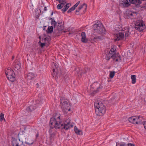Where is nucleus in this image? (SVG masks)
Returning a JSON list of instances; mask_svg holds the SVG:
<instances>
[{"mask_svg": "<svg viewBox=\"0 0 146 146\" xmlns=\"http://www.w3.org/2000/svg\"><path fill=\"white\" fill-rule=\"evenodd\" d=\"M50 129L49 131V133L52 135L54 133L52 132L53 131L54 128L56 129H60V127L62 126L61 125V121L60 119V116L57 117L55 115L54 117H52L50 120Z\"/></svg>", "mask_w": 146, "mask_h": 146, "instance_id": "obj_1", "label": "nucleus"}, {"mask_svg": "<svg viewBox=\"0 0 146 146\" xmlns=\"http://www.w3.org/2000/svg\"><path fill=\"white\" fill-rule=\"evenodd\" d=\"M94 105L95 112L97 115L102 116L105 113L106 107L100 100H97L95 101Z\"/></svg>", "mask_w": 146, "mask_h": 146, "instance_id": "obj_2", "label": "nucleus"}, {"mask_svg": "<svg viewBox=\"0 0 146 146\" xmlns=\"http://www.w3.org/2000/svg\"><path fill=\"white\" fill-rule=\"evenodd\" d=\"M23 133V132H22ZM20 138L18 140H13L12 143L13 146H22L23 144V140H24L27 139V138L25 135H24L23 133L21 134V133H19Z\"/></svg>", "mask_w": 146, "mask_h": 146, "instance_id": "obj_3", "label": "nucleus"}, {"mask_svg": "<svg viewBox=\"0 0 146 146\" xmlns=\"http://www.w3.org/2000/svg\"><path fill=\"white\" fill-rule=\"evenodd\" d=\"M93 28L95 33L98 34H105L106 30L102 24H95L93 25Z\"/></svg>", "mask_w": 146, "mask_h": 146, "instance_id": "obj_4", "label": "nucleus"}, {"mask_svg": "<svg viewBox=\"0 0 146 146\" xmlns=\"http://www.w3.org/2000/svg\"><path fill=\"white\" fill-rule=\"evenodd\" d=\"M91 87L94 89L92 93H91L92 96H93V94H94L99 91H100L101 89L103 88V87L102 86V84H99L97 82H95L91 86Z\"/></svg>", "mask_w": 146, "mask_h": 146, "instance_id": "obj_5", "label": "nucleus"}, {"mask_svg": "<svg viewBox=\"0 0 146 146\" xmlns=\"http://www.w3.org/2000/svg\"><path fill=\"white\" fill-rule=\"evenodd\" d=\"M5 73L7 78L11 82H13L15 80V74L13 70L8 69L5 72Z\"/></svg>", "mask_w": 146, "mask_h": 146, "instance_id": "obj_6", "label": "nucleus"}, {"mask_svg": "<svg viewBox=\"0 0 146 146\" xmlns=\"http://www.w3.org/2000/svg\"><path fill=\"white\" fill-rule=\"evenodd\" d=\"M53 64L54 66H53L54 67H53V72L52 73V75L53 77L55 78H60L61 76V74L60 70H58L57 68H56V64L53 63Z\"/></svg>", "mask_w": 146, "mask_h": 146, "instance_id": "obj_7", "label": "nucleus"}, {"mask_svg": "<svg viewBox=\"0 0 146 146\" xmlns=\"http://www.w3.org/2000/svg\"><path fill=\"white\" fill-rule=\"evenodd\" d=\"M70 121V119L69 118L66 119L64 123V125L63 124H61V125H62V126L60 127V129H64L65 130H67L72 127L73 125L71 124Z\"/></svg>", "mask_w": 146, "mask_h": 146, "instance_id": "obj_8", "label": "nucleus"}, {"mask_svg": "<svg viewBox=\"0 0 146 146\" xmlns=\"http://www.w3.org/2000/svg\"><path fill=\"white\" fill-rule=\"evenodd\" d=\"M145 26L143 21H139L135 25V29L140 32L143 31L145 28Z\"/></svg>", "mask_w": 146, "mask_h": 146, "instance_id": "obj_9", "label": "nucleus"}, {"mask_svg": "<svg viewBox=\"0 0 146 146\" xmlns=\"http://www.w3.org/2000/svg\"><path fill=\"white\" fill-rule=\"evenodd\" d=\"M106 54L110 56L111 58L115 62H119L121 60V56L119 53L113 54V53L109 52Z\"/></svg>", "mask_w": 146, "mask_h": 146, "instance_id": "obj_10", "label": "nucleus"}, {"mask_svg": "<svg viewBox=\"0 0 146 146\" xmlns=\"http://www.w3.org/2000/svg\"><path fill=\"white\" fill-rule=\"evenodd\" d=\"M139 117L133 116L130 117L128 120L129 121L133 124H140L141 123L140 122H138L137 120L139 119Z\"/></svg>", "mask_w": 146, "mask_h": 146, "instance_id": "obj_11", "label": "nucleus"}, {"mask_svg": "<svg viewBox=\"0 0 146 146\" xmlns=\"http://www.w3.org/2000/svg\"><path fill=\"white\" fill-rule=\"evenodd\" d=\"M124 37L123 33L119 32L116 33L115 35L114 39L115 41L120 40L123 39Z\"/></svg>", "mask_w": 146, "mask_h": 146, "instance_id": "obj_12", "label": "nucleus"}, {"mask_svg": "<svg viewBox=\"0 0 146 146\" xmlns=\"http://www.w3.org/2000/svg\"><path fill=\"white\" fill-rule=\"evenodd\" d=\"M61 106L62 109L66 111H69L70 110V106L68 101V103L65 104Z\"/></svg>", "mask_w": 146, "mask_h": 146, "instance_id": "obj_13", "label": "nucleus"}, {"mask_svg": "<svg viewBox=\"0 0 146 146\" xmlns=\"http://www.w3.org/2000/svg\"><path fill=\"white\" fill-rule=\"evenodd\" d=\"M130 3L134 4L135 6L138 7L141 3L140 0H129Z\"/></svg>", "mask_w": 146, "mask_h": 146, "instance_id": "obj_14", "label": "nucleus"}, {"mask_svg": "<svg viewBox=\"0 0 146 146\" xmlns=\"http://www.w3.org/2000/svg\"><path fill=\"white\" fill-rule=\"evenodd\" d=\"M60 23H58V25L56 27L57 30H54V33H55L57 31H58L57 33H58L59 31H61L63 30L64 29V27L63 25H60L59 26Z\"/></svg>", "mask_w": 146, "mask_h": 146, "instance_id": "obj_15", "label": "nucleus"}, {"mask_svg": "<svg viewBox=\"0 0 146 146\" xmlns=\"http://www.w3.org/2000/svg\"><path fill=\"white\" fill-rule=\"evenodd\" d=\"M35 77V75L32 72H29L27 74L26 78L27 80H32Z\"/></svg>", "mask_w": 146, "mask_h": 146, "instance_id": "obj_16", "label": "nucleus"}, {"mask_svg": "<svg viewBox=\"0 0 146 146\" xmlns=\"http://www.w3.org/2000/svg\"><path fill=\"white\" fill-rule=\"evenodd\" d=\"M82 36L81 41L83 43H86L88 42V39L86 37V33L84 32H82L81 33Z\"/></svg>", "mask_w": 146, "mask_h": 146, "instance_id": "obj_17", "label": "nucleus"}, {"mask_svg": "<svg viewBox=\"0 0 146 146\" xmlns=\"http://www.w3.org/2000/svg\"><path fill=\"white\" fill-rule=\"evenodd\" d=\"M34 142V141L32 140L31 138L28 137L27 141L25 142V143L28 145L30 146L33 144Z\"/></svg>", "mask_w": 146, "mask_h": 146, "instance_id": "obj_18", "label": "nucleus"}, {"mask_svg": "<svg viewBox=\"0 0 146 146\" xmlns=\"http://www.w3.org/2000/svg\"><path fill=\"white\" fill-rule=\"evenodd\" d=\"M34 105L33 104L28 106L26 109V111L28 112H31L35 110L36 108V106H34Z\"/></svg>", "mask_w": 146, "mask_h": 146, "instance_id": "obj_19", "label": "nucleus"}, {"mask_svg": "<svg viewBox=\"0 0 146 146\" xmlns=\"http://www.w3.org/2000/svg\"><path fill=\"white\" fill-rule=\"evenodd\" d=\"M60 106L64 104H66L68 102V100L67 99L64 97L61 98L60 100Z\"/></svg>", "mask_w": 146, "mask_h": 146, "instance_id": "obj_20", "label": "nucleus"}, {"mask_svg": "<svg viewBox=\"0 0 146 146\" xmlns=\"http://www.w3.org/2000/svg\"><path fill=\"white\" fill-rule=\"evenodd\" d=\"M71 5V4L70 3H67L62 10V13H64L70 6Z\"/></svg>", "mask_w": 146, "mask_h": 146, "instance_id": "obj_21", "label": "nucleus"}, {"mask_svg": "<svg viewBox=\"0 0 146 146\" xmlns=\"http://www.w3.org/2000/svg\"><path fill=\"white\" fill-rule=\"evenodd\" d=\"M15 66V70H17L19 69L21 67V64L19 61H17L15 62L14 64Z\"/></svg>", "mask_w": 146, "mask_h": 146, "instance_id": "obj_22", "label": "nucleus"}, {"mask_svg": "<svg viewBox=\"0 0 146 146\" xmlns=\"http://www.w3.org/2000/svg\"><path fill=\"white\" fill-rule=\"evenodd\" d=\"M40 10L39 9L37 8L36 9L34 12V14L36 18H38L39 17L40 13Z\"/></svg>", "mask_w": 146, "mask_h": 146, "instance_id": "obj_23", "label": "nucleus"}, {"mask_svg": "<svg viewBox=\"0 0 146 146\" xmlns=\"http://www.w3.org/2000/svg\"><path fill=\"white\" fill-rule=\"evenodd\" d=\"M127 15L131 19H133L134 18L133 13L132 12L128 11H126Z\"/></svg>", "mask_w": 146, "mask_h": 146, "instance_id": "obj_24", "label": "nucleus"}, {"mask_svg": "<svg viewBox=\"0 0 146 146\" xmlns=\"http://www.w3.org/2000/svg\"><path fill=\"white\" fill-rule=\"evenodd\" d=\"M123 4V6L124 7H129L130 6V4L129 3L127 0H123L122 1Z\"/></svg>", "mask_w": 146, "mask_h": 146, "instance_id": "obj_25", "label": "nucleus"}, {"mask_svg": "<svg viewBox=\"0 0 146 146\" xmlns=\"http://www.w3.org/2000/svg\"><path fill=\"white\" fill-rule=\"evenodd\" d=\"M54 27L53 26H48L47 30H46V32L48 34L52 33L53 31Z\"/></svg>", "mask_w": 146, "mask_h": 146, "instance_id": "obj_26", "label": "nucleus"}, {"mask_svg": "<svg viewBox=\"0 0 146 146\" xmlns=\"http://www.w3.org/2000/svg\"><path fill=\"white\" fill-rule=\"evenodd\" d=\"M74 130L75 133L78 135H81L82 134V131L79 130L76 126L74 127Z\"/></svg>", "mask_w": 146, "mask_h": 146, "instance_id": "obj_27", "label": "nucleus"}, {"mask_svg": "<svg viewBox=\"0 0 146 146\" xmlns=\"http://www.w3.org/2000/svg\"><path fill=\"white\" fill-rule=\"evenodd\" d=\"M104 37L102 36H96L94 37V40H95L97 41L102 40L104 39Z\"/></svg>", "mask_w": 146, "mask_h": 146, "instance_id": "obj_28", "label": "nucleus"}, {"mask_svg": "<svg viewBox=\"0 0 146 146\" xmlns=\"http://www.w3.org/2000/svg\"><path fill=\"white\" fill-rule=\"evenodd\" d=\"M136 76L135 75H132L131 76V78L132 80V83L134 84L136 82Z\"/></svg>", "mask_w": 146, "mask_h": 146, "instance_id": "obj_29", "label": "nucleus"}, {"mask_svg": "<svg viewBox=\"0 0 146 146\" xmlns=\"http://www.w3.org/2000/svg\"><path fill=\"white\" fill-rule=\"evenodd\" d=\"M83 8H84L85 11H86L87 8V5L85 3H83L82 5H81L80 7H79L78 9H79V10H80Z\"/></svg>", "mask_w": 146, "mask_h": 146, "instance_id": "obj_30", "label": "nucleus"}, {"mask_svg": "<svg viewBox=\"0 0 146 146\" xmlns=\"http://www.w3.org/2000/svg\"><path fill=\"white\" fill-rule=\"evenodd\" d=\"M51 24L52 25H53L54 27V28H56L57 26L58 23L54 20H52L51 22Z\"/></svg>", "mask_w": 146, "mask_h": 146, "instance_id": "obj_31", "label": "nucleus"}, {"mask_svg": "<svg viewBox=\"0 0 146 146\" xmlns=\"http://www.w3.org/2000/svg\"><path fill=\"white\" fill-rule=\"evenodd\" d=\"M90 70V68L88 67H86L84 70L82 72H81V74H86Z\"/></svg>", "mask_w": 146, "mask_h": 146, "instance_id": "obj_32", "label": "nucleus"}, {"mask_svg": "<svg viewBox=\"0 0 146 146\" xmlns=\"http://www.w3.org/2000/svg\"><path fill=\"white\" fill-rule=\"evenodd\" d=\"M125 39H126V38L129 36L130 35V33L129 32V29H128L127 31H125Z\"/></svg>", "mask_w": 146, "mask_h": 146, "instance_id": "obj_33", "label": "nucleus"}, {"mask_svg": "<svg viewBox=\"0 0 146 146\" xmlns=\"http://www.w3.org/2000/svg\"><path fill=\"white\" fill-rule=\"evenodd\" d=\"M64 5L62 3H60V4H58L57 6V7L58 9H61L63 7Z\"/></svg>", "mask_w": 146, "mask_h": 146, "instance_id": "obj_34", "label": "nucleus"}, {"mask_svg": "<svg viewBox=\"0 0 146 146\" xmlns=\"http://www.w3.org/2000/svg\"><path fill=\"white\" fill-rule=\"evenodd\" d=\"M115 72L114 71H110V77L111 78H112L115 75Z\"/></svg>", "mask_w": 146, "mask_h": 146, "instance_id": "obj_35", "label": "nucleus"}, {"mask_svg": "<svg viewBox=\"0 0 146 146\" xmlns=\"http://www.w3.org/2000/svg\"><path fill=\"white\" fill-rule=\"evenodd\" d=\"M41 101L40 99H37L35 101V104H34V105H35V104H39L41 103Z\"/></svg>", "mask_w": 146, "mask_h": 146, "instance_id": "obj_36", "label": "nucleus"}, {"mask_svg": "<svg viewBox=\"0 0 146 146\" xmlns=\"http://www.w3.org/2000/svg\"><path fill=\"white\" fill-rule=\"evenodd\" d=\"M3 119L4 120L5 119L4 118V114L3 113H1L0 115V120L1 121H2Z\"/></svg>", "mask_w": 146, "mask_h": 146, "instance_id": "obj_37", "label": "nucleus"}, {"mask_svg": "<svg viewBox=\"0 0 146 146\" xmlns=\"http://www.w3.org/2000/svg\"><path fill=\"white\" fill-rule=\"evenodd\" d=\"M38 43L39 45H40V46L41 48H42L45 45V43H42V42H41V41L40 40L38 42Z\"/></svg>", "mask_w": 146, "mask_h": 146, "instance_id": "obj_38", "label": "nucleus"}, {"mask_svg": "<svg viewBox=\"0 0 146 146\" xmlns=\"http://www.w3.org/2000/svg\"><path fill=\"white\" fill-rule=\"evenodd\" d=\"M116 49L115 48H111L109 52L113 53V54H116L115 53Z\"/></svg>", "mask_w": 146, "mask_h": 146, "instance_id": "obj_39", "label": "nucleus"}, {"mask_svg": "<svg viewBox=\"0 0 146 146\" xmlns=\"http://www.w3.org/2000/svg\"><path fill=\"white\" fill-rule=\"evenodd\" d=\"M75 8L74 7H73V6L72 7L70 8L67 11V12L68 13H71L72 11H73Z\"/></svg>", "mask_w": 146, "mask_h": 146, "instance_id": "obj_40", "label": "nucleus"}, {"mask_svg": "<svg viewBox=\"0 0 146 146\" xmlns=\"http://www.w3.org/2000/svg\"><path fill=\"white\" fill-rule=\"evenodd\" d=\"M58 1L60 3H63L64 5L66 3V0H58Z\"/></svg>", "mask_w": 146, "mask_h": 146, "instance_id": "obj_41", "label": "nucleus"}, {"mask_svg": "<svg viewBox=\"0 0 146 146\" xmlns=\"http://www.w3.org/2000/svg\"><path fill=\"white\" fill-rule=\"evenodd\" d=\"M116 28H118V29H116L117 30H118L119 31H121L122 30V27L120 25H117V27Z\"/></svg>", "mask_w": 146, "mask_h": 146, "instance_id": "obj_42", "label": "nucleus"}, {"mask_svg": "<svg viewBox=\"0 0 146 146\" xmlns=\"http://www.w3.org/2000/svg\"><path fill=\"white\" fill-rule=\"evenodd\" d=\"M120 146H128V143L126 144L124 142H121L120 144Z\"/></svg>", "mask_w": 146, "mask_h": 146, "instance_id": "obj_43", "label": "nucleus"}, {"mask_svg": "<svg viewBox=\"0 0 146 146\" xmlns=\"http://www.w3.org/2000/svg\"><path fill=\"white\" fill-rule=\"evenodd\" d=\"M80 1H78L77 3L75 5H74L73 6V7H74L75 9L77 7V6L80 3Z\"/></svg>", "mask_w": 146, "mask_h": 146, "instance_id": "obj_44", "label": "nucleus"}, {"mask_svg": "<svg viewBox=\"0 0 146 146\" xmlns=\"http://www.w3.org/2000/svg\"><path fill=\"white\" fill-rule=\"evenodd\" d=\"M111 58V57L110 56L107 54L106 55V58L107 60H109Z\"/></svg>", "mask_w": 146, "mask_h": 146, "instance_id": "obj_45", "label": "nucleus"}, {"mask_svg": "<svg viewBox=\"0 0 146 146\" xmlns=\"http://www.w3.org/2000/svg\"><path fill=\"white\" fill-rule=\"evenodd\" d=\"M128 146H135V145L132 143H128Z\"/></svg>", "mask_w": 146, "mask_h": 146, "instance_id": "obj_46", "label": "nucleus"}, {"mask_svg": "<svg viewBox=\"0 0 146 146\" xmlns=\"http://www.w3.org/2000/svg\"><path fill=\"white\" fill-rule=\"evenodd\" d=\"M145 128L146 129V121L144 122V123L143 124Z\"/></svg>", "mask_w": 146, "mask_h": 146, "instance_id": "obj_47", "label": "nucleus"}, {"mask_svg": "<svg viewBox=\"0 0 146 146\" xmlns=\"http://www.w3.org/2000/svg\"><path fill=\"white\" fill-rule=\"evenodd\" d=\"M42 40H44L46 41V37L45 36H44L42 38Z\"/></svg>", "mask_w": 146, "mask_h": 146, "instance_id": "obj_48", "label": "nucleus"}, {"mask_svg": "<svg viewBox=\"0 0 146 146\" xmlns=\"http://www.w3.org/2000/svg\"><path fill=\"white\" fill-rule=\"evenodd\" d=\"M80 10H79V9L78 8V9H76V11H75L76 13L77 12H79L80 11Z\"/></svg>", "mask_w": 146, "mask_h": 146, "instance_id": "obj_49", "label": "nucleus"}, {"mask_svg": "<svg viewBox=\"0 0 146 146\" xmlns=\"http://www.w3.org/2000/svg\"><path fill=\"white\" fill-rule=\"evenodd\" d=\"M39 134L38 133H37V134L36 135V137L37 138L38 137V136Z\"/></svg>", "mask_w": 146, "mask_h": 146, "instance_id": "obj_50", "label": "nucleus"}, {"mask_svg": "<svg viewBox=\"0 0 146 146\" xmlns=\"http://www.w3.org/2000/svg\"><path fill=\"white\" fill-rule=\"evenodd\" d=\"M44 28L43 29V30H44L45 29V27H46V26H44L43 27Z\"/></svg>", "mask_w": 146, "mask_h": 146, "instance_id": "obj_51", "label": "nucleus"}, {"mask_svg": "<svg viewBox=\"0 0 146 146\" xmlns=\"http://www.w3.org/2000/svg\"><path fill=\"white\" fill-rule=\"evenodd\" d=\"M49 19H51L52 20H52H54L52 18H49Z\"/></svg>", "mask_w": 146, "mask_h": 146, "instance_id": "obj_52", "label": "nucleus"}, {"mask_svg": "<svg viewBox=\"0 0 146 146\" xmlns=\"http://www.w3.org/2000/svg\"><path fill=\"white\" fill-rule=\"evenodd\" d=\"M39 38L40 40V39H41V36H39Z\"/></svg>", "mask_w": 146, "mask_h": 146, "instance_id": "obj_53", "label": "nucleus"}, {"mask_svg": "<svg viewBox=\"0 0 146 146\" xmlns=\"http://www.w3.org/2000/svg\"><path fill=\"white\" fill-rule=\"evenodd\" d=\"M53 12H52V13H51V15H53Z\"/></svg>", "mask_w": 146, "mask_h": 146, "instance_id": "obj_54", "label": "nucleus"}, {"mask_svg": "<svg viewBox=\"0 0 146 146\" xmlns=\"http://www.w3.org/2000/svg\"><path fill=\"white\" fill-rule=\"evenodd\" d=\"M14 58V56H13L12 57V59L13 60V59Z\"/></svg>", "mask_w": 146, "mask_h": 146, "instance_id": "obj_55", "label": "nucleus"}, {"mask_svg": "<svg viewBox=\"0 0 146 146\" xmlns=\"http://www.w3.org/2000/svg\"><path fill=\"white\" fill-rule=\"evenodd\" d=\"M26 127H25V128H24V130H26Z\"/></svg>", "mask_w": 146, "mask_h": 146, "instance_id": "obj_56", "label": "nucleus"}, {"mask_svg": "<svg viewBox=\"0 0 146 146\" xmlns=\"http://www.w3.org/2000/svg\"><path fill=\"white\" fill-rule=\"evenodd\" d=\"M119 144V143H117V145H116V146L117 145H118Z\"/></svg>", "mask_w": 146, "mask_h": 146, "instance_id": "obj_57", "label": "nucleus"}, {"mask_svg": "<svg viewBox=\"0 0 146 146\" xmlns=\"http://www.w3.org/2000/svg\"><path fill=\"white\" fill-rule=\"evenodd\" d=\"M44 10H46V7H44Z\"/></svg>", "mask_w": 146, "mask_h": 146, "instance_id": "obj_58", "label": "nucleus"}, {"mask_svg": "<svg viewBox=\"0 0 146 146\" xmlns=\"http://www.w3.org/2000/svg\"><path fill=\"white\" fill-rule=\"evenodd\" d=\"M44 36H45V34H44Z\"/></svg>", "mask_w": 146, "mask_h": 146, "instance_id": "obj_59", "label": "nucleus"}, {"mask_svg": "<svg viewBox=\"0 0 146 146\" xmlns=\"http://www.w3.org/2000/svg\"><path fill=\"white\" fill-rule=\"evenodd\" d=\"M57 1H58V0H56Z\"/></svg>", "mask_w": 146, "mask_h": 146, "instance_id": "obj_60", "label": "nucleus"}]
</instances>
